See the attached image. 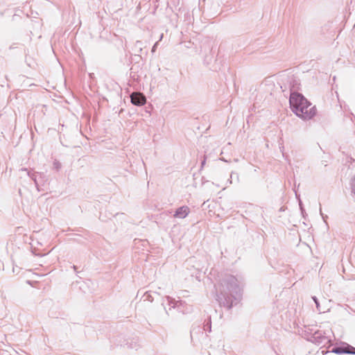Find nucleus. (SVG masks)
I'll list each match as a JSON object with an SVG mask.
<instances>
[{
	"instance_id": "20e7f679",
	"label": "nucleus",
	"mask_w": 355,
	"mask_h": 355,
	"mask_svg": "<svg viewBox=\"0 0 355 355\" xmlns=\"http://www.w3.org/2000/svg\"><path fill=\"white\" fill-rule=\"evenodd\" d=\"M335 352H336V353H339V352H341V350H340V349H336L335 350Z\"/></svg>"
},
{
	"instance_id": "f03ea898",
	"label": "nucleus",
	"mask_w": 355,
	"mask_h": 355,
	"mask_svg": "<svg viewBox=\"0 0 355 355\" xmlns=\"http://www.w3.org/2000/svg\"><path fill=\"white\" fill-rule=\"evenodd\" d=\"M131 102L135 105H143L146 103V97L139 92H134L130 96Z\"/></svg>"
},
{
	"instance_id": "f257e3e1",
	"label": "nucleus",
	"mask_w": 355,
	"mask_h": 355,
	"mask_svg": "<svg viewBox=\"0 0 355 355\" xmlns=\"http://www.w3.org/2000/svg\"><path fill=\"white\" fill-rule=\"evenodd\" d=\"M291 110L300 118L309 120L317 114L315 106L313 105L304 96L292 93L289 99Z\"/></svg>"
},
{
	"instance_id": "7ed1b4c3",
	"label": "nucleus",
	"mask_w": 355,
	"mask_h": 355,
	"mask_svg": "<svg viewBox=\"0 0 355 355\" xmlns=\"http://www.w3.org/2000/svg\"><path fill=\"white\" fill-rule=\"evenodd\" d=\"M189 213V208L187 206H183L178 208L175 214V218H184Z\"/></svg>"
}]
</instances>
